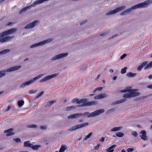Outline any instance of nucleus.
I'll return each instance as SVG.
<instances>
[{"instance_id":"nucleus-32","label":"nucleus","mask_w":152,"mask_h":152,"mask_svg":"<svg viewBox=\"0 0 152 152\" xmlns=\"http://www.w3.org/2000/svg\"><path fill=\"white\" fill-rule=\"evenodd\" d=\"M152 67V61L150 62L149 64H147L146 66L145 67L144 69L146 70L149 68Z\"/></svg>"},{"instance_id":"nucleus-43","label":"nucleus","mask_w":152,"mask_h":152,"mask_svg":"<svg viewBox=\"0 0 152 152\" xmlns=\"http://www.w3.org/2000/svg\"><path fill=\"white\" fill-rule=\"evenodd\" d=\"M39 127L42 130H45L47 128L46 126H41Z\"/></svg>"},{"instance_id":"nucleus-39","label":"nucleus","mask_w":152,"mask_h":152,"mask_svg":"<svg viewBox=\"0 0 152 152\" xmlns=\"http://www.w3.org/2000/svg\"><path fill=\"white\" fill-rule=\"evenodd\" d=\"M44 93V92L43 91H42L39 94H38L35 97V99H37L40 96L42 95Z\"/></svg>"},{"instance_id":"nucleus-44","label":"nucleus","mask_w":152,"mask_h":152,"mask_svg":"<svg viewBox=\"0 0 152 152\" xmlns=\"http://www.w3.org/2000/svg\"><path fill=\"white\" fill-rule=\"evenodd\" d=\"M134 150L133 148H128L127 149V151L128 152H132Z\"/></svg>"},{"instance_id":"nucleus-38","label":"nucleus","mask_w":152,"mask_h":152,"mask_svg":"<svg viewBox=\"0 0 152 152\" xmlns=\"http://www.w3.org/2000/svg\"><path fill=\"white\" fill-rule=\"evenodd\" d=\"M127 69V67H125L121 69V73L122 74H124L126 72V70Z\"/></svg>"},{"instance_id":"nucleus-22","label":"nucleus","mask_w":152,"mask_h":152,"mask_svg":"<svg viewBox=\"0 0 152 152\" xmlns=\"http://www.w3.org/2000/svg\"><path fill=\"white\" fill-rule=\"evenodd\" d=\"M116 146L115 145H114L109 147L106 150V151L107 152H113L114 151L113 148Z\"/></svg>"},{"instance_id":"nucleus-42","label":"nucleus","mask_w":152,"mask_h":152,"mask_svg":"<svg viewBox=\"0 0 152 152\" xmlns=\"http://www.w3.org/2000/svg\"><path fill=\"white\" fill-rule=\"evenodd\" d=\"M132 134L135 137H136L137 136V133L136 132L134 131L132 132Z\"/></svg>"},{"instance_id":"nucleus-18","label":"nucleus","mask_w":152,"mask_h":152,"mask_svg":"<svg viewBox=\"0 0 152 152\" xmlns=\"http://www.w3.org/2000/svg\"><path fill=\"white\" fill-rule=\"evenodd\" d=\"M33 6L31 5V4L29 6H27V7H25L24 8H23L19 12V14H22L23 12L26 11L27 10L30 9L31 8L33 7Z\"/></svg>"},{"instance_id":"nucleus-54","label":"nucleus","mask_w":152,"mask_h":152,"mask_svg":"<svg viewBox=\"0 0 152 152\" xmlns=\"http://www.w3.org/2000/svg\"><path fill=\"white\" fill-rule=\"evenodd\" d=\"M104 140V138L103 137H102L101 139L100 140V141L101 142H103Z\"/></svg>"},{"instance_id":"nucleus-52","label":"nucleus","mask_w":152,"mask_h":152,"mask_svg":"<svg viewBox=\"0 0 152 152\" xmlns=\"http://www.w3.org/2000/svg\"><path fill=\"white\" fill-rule=\"evenodd\" d=\"M127 91V90H121L120 91V92L121 93H125Z\"/></svg>"},{"instance_id":"nucleus-41","label":"nucleus","mask_w":152,"mask_h":152,"mask_svg":"<svg viewBox=\"0 0 152 152\" xmlns=\"http://www.w3.org/2000/svg\"><path fill=\"white\" fill-rule=\"evenodd\" d=\"M13 140L16 142H20L21 140H20L19 138H14L13 139Z\"/></svg>"},{"instance_id":"nucleus-21","label":"nucleus","mask_w":152,"mask_h":152,"mask_svg":"<svg viewBox=\"0 0 152 152\" xmlns=\"http://www.w3.org/2000/svg\"><path fill=\"white\" fill-rule=\"evenodd\" d=\"M32 144L30 143L29 141H25L24 142L23 147L31 148L32 145Z\"/></svg>"},{"instance_id":"nucleus-50","label":"nucleus","mask_w":152,"mask_h":152,"mask_svg":"<svg viewBox=\"0 0 152 152\" xmlns=\"http://www.w3.org/2000/svg\"><path fill=\"white\" fill-rule=\"evenodd\" d=\"M10 109V106H9L7 107V109L6 110H5L4 111H9Z\"/></svg>"},{"instance_id":"nucleus-10","label":"nucleus","mask_w":152,"mask_h":152,"mask_svg":"<svg viewBox=\"0 0 152 152\" xmlns=\"http://www.w3.org/2000/svg\"><path fill=\"white\" fill-rule=\"evenodd\" d=\"M59 75V73H56L52 75L47 76L44 78L40 80V82L42 83L48 80L58 76Z\"/></svg>"},{"instance_id":"nucleus-3","label":"nucleus","mask_w":152,"mask_h":152,"mask_svg":"<svg viewBox=\"0 0 152 152\" xmlns=\"http://www.w3.org/2000/svg\"><path fill=\"white\" fill-rule=\"evenodd\" d=\"M44 75V74H40L36 76V77H34V78L31 79L29 81L23 83L20 85V88H23L25 87L26 86H28L30 85V84L33 83L34 82H35L38 79L41 78Z\"/></svg>"},{"instance_id":"nucleus-5","label":"nucleus","mask_w":152,"mask_h":152,"mask_svg":"<svg viewBox=\"0 0 152 152\" xmlns=\"http://www.w3.org/2000/svg\"><path fill=\"white\" fill-rule=\"evenodd\" d=\"M143 8L142 3L139 4L137 5L133 6L131 8L128 9L126 10L123 11L120 14L121 15H126L127 14L131 12L132 10H134L137 8Z\"/></svg>"},{"instance_id":"nucleus-24","label":"nucleus","mask_w":152,"mask_h":152,"mask_svg":"<svg viewBox=\"0 0 152 152\" xmlns=\"http://www.w3.org/2000/svg\"><path fill=\"white\" fill-rule=\"evenodd\" d=\"M126 8V7L125 6H121V7H118L115 9L116 13L118 12H120L122 10H123Z\"/></svg>"},{"instance_id":"nucleus-64","label":"nucleus","mask_w":152,"mask_h":152,"mask_svg":"<svg viewBox=\"0 0 152 152\" xmlns=\"http://www.w3.org/2000/svg\"><path fill=\"white\" fill-rule=\"evenodd\" d=\"M121 152H125V150L123 149L122 150Z\"/></svg>"},{"instance_id":"nucleus-33","label":"nucleus","mask_w":152,"mask_h":152,"mask_svg":"<svg viewBox=\"0 0 152 152\" xmlns=\"http://www.w3.org/2000/svg\"><path fill=\"white\" fill-rule=\"evenodd\" d=\"M56 102V100H53L48 102L47 105L50 106Z\"/></svg>"},{"instance_id":"nucleus-46","label":"nucleus","mask_w":152,"mask_h":152,"mask_svg":"<svg viewBox=\"0 0 152 152\" xmlns=\"http://www.w3.org/2000/svg\"><path fill=\"white\" fill-rule=\"evenodd\" d=\"M4 36V32L0 33V38H3V37Z\"/></svg>"},{"instance_id":"nucleus-1","label":"nucleus","mask_w":152,"mask_h":152,"mask_svg":"<svg viewBox=\"0 0 152 152\" xmlns=\"http://www.w3.org/2000/svg\"><path fill=\"white\" fill-rule=\"evenodd\" d=\"M75 102H76L77 104H80L77 106V107L89 106L94 105L97 104V102L95 101L87 102V99H82L79 100V99L75 98L73 99L72 101V103H74Z\"/></svg>"},{"instance_id":"nucleus-63","label":"nucleus","mask_w":152,"mask_h":152,"mask_svg":"<svg viewBox=\"0 0 152 152\" xmlns=\"http://www.w3.org/2000/svg\"><path fill=\"white\" fill-rule=\"evenodd\" d=\"M29 93L30 94H32L33 93V91H29Z\"/></svg>"},{"instance_id":"nucleus-9","label":"nucleus","mask_w":152,"mask_h":152,"mask_svg":"<svg viewBox=\"0 0 152 152\" xmlns=\"http://www.w3.org/2000/svg\"><path fill=\"white\" fill-rule=\"evenodd\" d=\"M39 21L35 20L33 22L30 23L26 25L24 27L26 29H29L34 28L35 26L39 24Z\"/></svg>"},{"instance_id":"nucleus-51","label":"nucleus","mask_w":152,"mask_h":152,"mask_svg":"<svg viewBox=\"0 0 152 152\" xmlns=\"http://www.w3.org/2000/svg\"><path fill=\"white\" fill-rule=\"evenodd\" d=\"M71 110L70 107H68L66 108V110L67 111H69Z\"/></svg>"},{"instance_id":"nucleus-16","label":"nucleus","mask_w":152,"mask_h":152,"mask_svg":"<svg viewBox=\"0 0 152 152\" xmlns=\"http://www.w3.org/2000/svg\"><path fill=\"white\" fill-rule=\"evenodd\" d=\"M13 130L12 128H10L8 129L5 130L4 131V133H7L6 134V135L7 136H12L14 134V133L11 132Z\"/></svg>"},{"instance_id":"nucleus-57","label":"nucleus","mask_w":152,"mask_h":152,"mask_svg":"<svg viewBox=\"0 0 152 152\" xmlns=\"http://www.w3.org/2000/svg\"><path fill=\"white\" fill-rule=\"evenodd\" d=\"M106 34L105 33H103L101 34L100 35L101 36H104Z\"/></svg>"},{"instance_id":"nucleus-23","label":"nucleus","mask_w":152,"mask_h":152,"mask_svg":"<svg viewBox=\"0 0 152 152\" xmlns=\"http://www.w3.org/2000/svg\"><path fill=\"white\" fill-rule=\"evenodd\" d=\"M131 97L139 96L140 94L139 93L135 92H130Z\"/></svg>"},{"instance_id":"nucleus-47","label":"nucleus","mask_w":152,"mask_h":152,"mask_svg":"<svg viewBox=\"0 0 152 152\" xmlns=\"http://www.w3.org/2000/svg\"><path fill=\"white\" fill-rule=\"evenodd\" d=\"M87 21L86 20H85L84 21H82V22H81L80 23V25H83V24H85L87 22Z\"/></svg>"},{"instance_id":"nucleus-26","label":"nucleus","mask_w":152,"mask_h":152,"mask_svg":"<svg viewBox=\"0 0 152 152\" xmlns=\"http://www.w3.org/2000/svg\"><path fill=\"white\" fill-rule=\"evenodd\" d=\"M122 128V127H114L110 131L111 132H115L119 131Z\"/></svg>"},{"instance_id":"nucleus-34","label":"nucleus","mask_w":152,"mask_h":152,"mask_svg":"<svg viewBox=\"0 0 152 152\" xmlns=\"http://www.w3.org/2000/svg\"><path fill=\"white\" fill-rule=\"evenodd\" d=\"M92 134V132H90L88 135L86 136L85 138L83 140V141L86 140L88 139L89 138L90 136Z\"/></svg>"},{"instance_id":"nucleus-6","label":"nucleus","mask_w":152,"mask_h":152,"mask_svg":"<svg viewBox=\"0 0 152 152\" xmlns=\"http://www.w3.org/2000/svg\"><path fill=\"white\" fill-rule=\"evenodd\" d=\"M52 41V39L51 38L48 39H47L44 40L42 42L35 43L32 45L30 46V48H33L40 46L42 45L46 44L49 43Z\"/></svg>"},{"instance_id":"nucleus-37","label":"nucleus","mask_w":152,"mask_h":152,"mask_svg":"<svg viewBox=\"0 0 152 152\" xmlns=\"http://www.w3.org/2000/svg\"><path fill=\"white\" fill-rule=\"evenodd\" d=\"M27 127L29 128H37V126L34 124H30L28 125L27 126Z\"/></svg>"},{"instance_id":"nucleus-4","label":"nucleus","mask_w":152,"mask_h":152,"mask_svg":"<svg viewBox=\"0 0 152 152\" xmlns=\"http://www.w3.org/2000/svg\"><path fill=\"white\" fill-rule=\"evenodd\" d=\"M21 67V66H17L9 68L6 70H2L0 71V78L4 77L5 75V72H10L18 70Z\"/></svg>"},{"instance_id":"nucleus-53","label":"nucleus","mask_w":152,"mask_h":152,"mask_svg":"<svg viewBox=\"0 0 152 152\" xmlns=\"http://www.w3.org/2000/svg\"><path fill=\"white\" fill-rule=\"evenodd\" d=\"M147 88L152 89V85H148L147 86Z\"/></svg>"},{"instance_id":"nucleus-40","label":"nucleus","mask_w":152,"mask_h":152,"mask_svg":"<svg viewBox=\"0 0 152 152\" xmlns=\"http://www.w3.org/2000/svg\"><path fill=\"white\" fill-rule=\"evenodd\" d=\"M102 89V88L100 87L99 88H96L93 92V93L96 92L97 91H100Z\"/></svg>"},{"instance_id":"nucleus-30","label":"nucleus","mask_w":152,"mask_h":152,"mask_svg":"<svg viewBox=\"0 0 152 152\" xmlns=\"http://www.w3.org/2000/svg\"><path fill=\"white\" fill-rule=\"evenodd\" d=\"M10 51V50L9 49H6L2 50L0 52V55H4L9 52Z\"/></svg>"},{"instance_id":"nucleus-56","label":"nucleus","mask_w":152,"mask_h":152,"mask_svg":"<svg viewBox=\"0 0 152 152\" xmlns=\"http://www.w3.org/2000/svg\"><path fill=\"white\" fill-rule=\"evenodd\" d=\"M148 78L149 79H151L152 78V75H149L148 77Z\"/></svg>"},{"instance_id":"nucleus-2","label":"nucleus","mask_w":152,"mask_h":152,"mask_svg":"<svg viewBox=\"0 0 152 152\" xmlns=\"http://www.w3.org/2000/svg\"><path fill=\"white\" fill-rule=\"evenodd\" d=\"M104 112V110L103 109H101L96 110L91 113H89L88 112H86L84 113H81V115L85 116L87 115L88 118L95 117L103 113Z\"/></svg>"},{"instance_id":"nucleus-58","label":"nucleus","mask_w":152,"mask_h":152,"mask_svg":"<svg viewBox=\"0 0 152 152\" xmlns=\"http://www.w3.org/2000/svg\"><path fill=\"white\" fill-rule=\"evenodd\" d=\"M117 78V76H115L113 77V80H115Z\"/></svg>"},{"instance_id":"nucleus-62","label":"nucleus","mask_w":152,"mask_h":152,"mask_svg":"<svg viewBox=\"0 0 152 152\" xmlns=\"http://www.w3.org/2000/svg\"><path fill=\"white\" fill-rule=\"evenodd\" d=\"M4 0H0V4L3 2Z\"/></svg>"},{"instance_id":"nucleus-55","label":"nucleus","mask_w":152,"mask_h":152,"mask_svg":"<svg viewBox=\"0 0 152 152\" xmlns=\"http://www.w3.org/2000/svg\"><path fill=\"white\" fill-rule=\"evenodd\" d=\"M70 107L71 109H75L76 108V107L75 106H73Z\"/></svg>"},{"instance_id":"nucleus-13","label":"nucleus","mask_w":152,"mask_h":152,"mask_svg":"<svg viewBox=\"0 0 152 152\" xmlns=\"http://www.w3.org/2000/svg\"><path fill=\"white\" fill-rule=\"evenodd\" d=\"M141 135H140L141 138L144 140H146L147 139V137L146 136V132L145 130L141 131L140 132Z\"/></svg>"},{"instance_id":"nucleus-28","label":"nucleus","mask_w":152,"mask_h":152,"mask_svg":"<svg viewBox=\"0 0 152 152\" xmlns=\"http://www.w3.org/2000/svg\"><path fill=\"white\" fill-rule=\"evenodd\" d=\"M116 13V11L115 9L113 10H111V11L108 12H107L106 13V15L107 16L110 15H111L115 14Z\"/></svg>"},{"instance_id":"nucleus-35","label":"nucleus","mask_w":152,"mask_h":152,"mask_svg":"<svg viewBox=\"0 0 152 152\" xmlns=\"http://www.w3.org/2000/svg\"><path fill=\"white\" fill-rule=\"evenodd\" d=\"M116 136L119 137H122L124 135V134L121 132H117L116 133Z\"/></svg>"},{"instance_id":"nucleus-14","label":"nucleus","mask_w":152,"mask_h":152,"mask_svg":"<svg viewBox=\"0 0 152 152\" xmlns=\"http://www.w3.org/2000/svg\"><path fill=\"white\" fill-rule=\"evenodd\" d=\"M81 116V113H76L71 115L68 117V118L69 119H74L77 118Z\"/></svg>"},{"instance_id":"nucleus-11","label":"nucleus","mask_w":152,"mask_h":152,"mask_svg":"<svg viewBox=\"0 0 152 152\" xmlns=\"http://www.w3.org/2000/svg\"><path fill=\"white\" fill-rule=\"evenodd\" d=\"M17 31V29L16 28H12L10 29L7 30L5 31H4V36H6L8 35V34H12L13 33L15 32H16Z\"/></svg>"},{"instance_id":"nucleus-36","label":"nucleus","mask_w":152,"mask_h":152,"mask_svg":"<svg viewBox=\"0 0 152 152\" xmlns=\"http://www.w3.org/2000/svg\"><path fill=\"white\" fill-rule=\"evenodd\" d=\"M24 103V101L23 100H19L18 102V104L19 107L22 106Z\"/></svg>"},{"instance_id":"nucleus-19","label":"nucleus","mask_w":152,"mask_h":152,"mask_svg":"<svg viewBox=\"0 0 152 152\" xmlns=\"http://www.w3.org/2000/svg\"><path fill=\"white\" fill-rule=\"evenodd\" d=\"M126 100L125 99H121L119 100L116 101H115L113 102L111 104L115 105L118 104L125 102L126 101Z\"/></svg>"},{"instance_id":"nucleus-12","label":"nucleus","mask_w":152,"mask_h":152,"mask_svg":"<svg viewBox=\"0 0 152 152\" xmlns=\"http://www.w3.org/2000/svg\"><path fill=\"white\" fill-rule=\"evenodd\" d=\"M108 95L106 94H99L94 97V99H101L107 97Z\"/></svg>"},{"instance_id":"nucleus-27","label":"nucleus","mask_w":152,"mask_h":152,"mask_svg":"<svg viewBox=\"0 0 152 152\" xmlns=\"http://www.w3.org/2000/svg\"><path fill=\"white\" fill-rule=\"evenodd\" d=\"M137 75V74L135 73H132L131 72H128L126 74V76L128 77H131L132 78L135 76Z\"/></svg>"},{"instance_id":"nucleus-61","label":"nucleus","mask_w":152,"mask_h":152,"mask_svg":"<svg viewBox=\"0 0 152 152\" xmlns=\"http://www.w3.org/2000/svg\"><path fill=\"white\" fill-rule=\"evenodd\" d=\"M100 74H99L98 76H97V77H96V79H98L99 78L100 76Z\"/></svg>"},{"instance_id":"nucleus-7","label":"nucleus","mask_w":152,"mask_h":152,"mask_svg":"<svg viewBox=\"0 0 152 152\" xmlns=\"http://www.w3.org/2000/svg\"><path fill=\"white\" fill-rule=\"evenodd\" d=\"M68 55L67 53H62L55 55L50 60L52 61H54L66 57Z\"/></svg>"},{"instance_id":"nucleus-17","label":"nucleus","mask_w":152,"mask_h":152,"mask_svg":"<svg viewBox=\"0 0 152 152\" xmlns=\"http://www.w3.org/2000/svg\"><path fill=\"white\" fill-rule=\"evenodd\" d=\"M152 3V0H148L141 3L143 7H145Z\"/></svg>"},{"instance_id":"nucleus-60","label":"nucleus","mask_w":152,"mask_h":152,"mask_svg":"<svg viewBox=\"0 0 152 152\" xmlns=\"http://www.w3.org/2000/svg\"><path fill=\"white\" fill-rule=\"evenodd\" d=\"M109 71L110 73H113V69H110Z\"/></svg>"},{"instance_id":"nucleus-29","label":"nucleus","mask_w":152,"mask_h":152,"mask_svg":"<svg viewBox=\"0 0 152 152\" xmlns=\"http://www.w3.org/2000/svg\"><path fill=\"white\" fill-rule=\"evenodd\" d=\"M67 148V146L65 145H61V148L59 149L61 152H64L65 150Z\"/></svg>"},{"instance_id":"nucleus-25","label":"nucleus","mask_w":152,"mask_h":152,"mask_svg":"<svg viewBox=\"0 0 152 152\" xmlns=\"http://www.w3.org/2000/svg\"><path fill=\"white\" fill-rule=\"evenodd\" d=\"M41 147L40 145H34L33 144L31 146V148L34 150H37L39 148Z\"/></svg>"},{"instance_id":"nucleus-8","label":"nucleus","mask_w":152,"mask_h":152,"mask_svg":"<svg viewBox=\"0 0 152 152\" xmlns=\"http://www.w3.org/2000/svg\"><path fill=\"white\" fill-rule=\"evenodd\" d=\"M88 125V123H83L80 124L72 126L68 129V131H74L77 129L82 128L83 127L86 126Z\"/></svg>"},{"instance_id":"nucleus-45","label":"nucleus","mask_w":152,"mask_h":152,"mask_svg":"<svg viewBox=\"0 0 152 152\" xmlns=\"http://www.w3.org/2000/svg\"><path fill=\"white\" fill-rule=\"evenodd\" d=\"M126 56V55L125 54H124L123 55L120 57V58L121 59H124L125 57Z\"/></svg>"},{"instance_id":"nucleus-59","label":"nucleus","mask_w":152,"mask_h":152,"mask_svg":"<svg viewBox=\"0 0 152 152\" xmlns=\"http://www.w3.org/2000/svg\"><path fill=\"white\" fill-rule=\"evenodd\" d=\"M12 24V23L11 22H9L8 23L7 25L8 26H9L10 25H11Z\"/></svg>"},{"instance_id":"nucleus-31","label":"nucleus","mask_w":152,"mask_h":152,"mask_svg":"<svg viewBox=\"0 0 152 152\" xmlns=\"http://www.w3.org/2000/svg\"><path fill=\"white\" fill-rule=\"evenodd\" d=\"M123 97L124 98H131L130 92L124 94L123 96Z\"/></svg>"},{"instance_id":"nucleus-20","label":"nucleus","mask_w":152,"mask_h":152,"mask_svg":"<svg viewBox=\"0 0 152 152\" xmlns=\"http://www.w3.org/2000/svg\"><path fill=\"white\" fill-rule=\"evenodd\" d=\"M148 62L147 61H145L143 62L142 64L139 66L137 68V70L138 71H140L143 66H145L147 64Z\"/></svg>"},{"instance_id":"nucleus-49","label":"nucleus","mask_w":152,"mask_h":152,"mask_svg":"<svg viewBox=\"0 0 152 152\" xmlns=\"http://www.w3.org/2000/svg\"><path fill=\"white\" fill-rule=\"evenodd\" d=\"M118 35V34H115V35H113L111 37H110L109 39H111L113 38H115V37H116Z\"/></svg>"},{"instance_id":"nucleus-48","label":"nucleus","mask_w":152,"mask_h":152,"mask_svg":"<svg viewBox=\"0 0 152 152\" xmlns=\"http://www.w3.org/2000/svg\"><path fill=\"white\" fill-rule=\"evenodd\" d=\"M99 145H100V144H97V145L94 148V149H95V150L97 149L98 148Z\"/></svg>"},{"instance_id":"nucleus-15","label":"nucleus","mask_w":152,"mask_h":152,"mask_svg":"<svg viewBox=\"0 0 152 152\" xmlns=\"http://www.w3.org/2000/svg\"><path fill=\"white\" fill-rule=\"evenodd\" d=\"M14 37H6L0 38V42L3 43L10 40L13 38Z\"/></svg>"}]
</instances>
